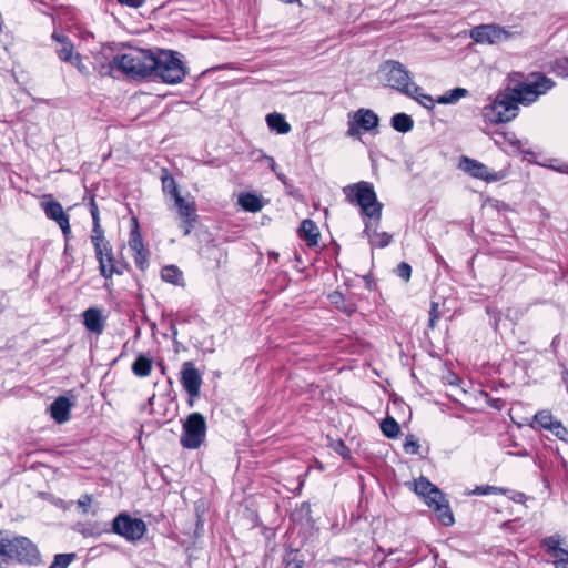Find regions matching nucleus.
I'll return each instance as SVG.
<instances>
[{
  "instance_id": "13",
  "label": "nucleus",
  "mask_w": 568,
  "mask_h": 568,
  "mask_svg": "<svg viewBox=\"0 0 568 568\" xmlns=\"http://www.w3.org/2000/svg\"><path fill=\"white\" fill-rule=\"evenodd\" d=\"M41 207L48 219L53 220L60 226L63 235L67 237L71 230L69 223V215L63 211L61 203L53 200L51 195L44 196L41 202Z\"/></svg>"
},
{
  "instance_id": "52",
  "label": "nucleus",
  "mask_w": 568,
  "mask_h": 568,
  "mask_svg": "<svg viewBox=\"0 0 568 568\" xmlns=\"http://www.w3.org/2000/svg\"><path fill=\"white\" fill-rule=\"evenodd\" d=\"M263 158L267 161L270 169L273 172H276L277 164H276L275 160L272 156H268V155H265V154L263 155Z\"/></svg>"
},
{
  "instance_id": "61",
  "label": "nucleus",
  "mask_w": 568,
  "mask_h": 568,
  "mask_svg": "<svg viewBox=\"0 0 568 568\" xmlns=\"http://www.w3.org/2000/svg\"><path fill=\"white\" fill-rule=\"evenodd\" d=\"M436 321L437 318H434V317H429V321H428V326L434 328L435 327V324H436Z\"/></svg>"
},
{
  "instance_id": "34",
  "label": "nucleus",
  "mask_w": 568,
  "mask_h": 568,
  "mask_svg": "<svg viewBox=\"0 0 568 568\" xmlns=\"http://www.w3.org/2000/svg\"><path fill=\"white\" fill-rule=\"evenodd\" d=\"M161 278L171 284H179L182 280V272L175 265H166L161 270Z\"/></svg>"
},
{
  "instance_id": "21",
  "label": "nucleus",
  "mask_w": 568,
  "mask_h": 568,
  "mask_svg": "<svg viewBox=\"0 0 568 568\" xmlns=\"http://www.w3.org/2000/svg\"><path fill=\"white\" fill-rule=\"evenodd\" d=\"M90 213L92 216L91 242L94 248H99V243L105 241L106 239L104 236V231L100 224L99 207L93 199L90 202Z\"/></svg>"
},
{
  "instance_id": "62",
  "label": "nucleus",
  "mask_w": 568,
  "mask_h": 568,
  "mask_svg": "<svg viewBox=\"0 0 568 568\" xmlns=\"http://www.w3.org/2000/svg\"><path fill=\"white\" fill-rule=\"evenodd\" d=\"M561 557H562L565 562H568V550L564 549V552L561 554Z\"/></svg>"
},
{
  "instance_id": "10",
  "label": "nucleus",
  "mask_w": 568,
  "mask_h": 568,
  "mask_svg": "<svg viewBox=\"0 0 568 568\" xmlns=\"http://www.w3.org/2000/svg\"><path fill=\"white\" fill-rule=\"evenodd\" d=\"M108 532H114L129 541L140 540L145 531L146 525L140 518H133L126 513L119 514L111 523V529Z\"/></svg>"
},
{
  "instance_id": "58",
  "label": "nucleus",
  "mask_w": 568,
  "mask_h": 568,
  "mask_svg": "<svg viewBox=\"0 0 568 568\" xmlns=\"http://www.w3.org/2000/svg\"><path fill=\"white\" fill-rule=\"evenodd\" d=\"M343 311L345 313H347L348 315H351L356 311V308H355L354 304H349V305L344 306Z\"/></svg>"
},
{
  "instance_id": "11",
  "label": "nucleus",
  "mask_w": 568,
  "mask_h": 568,
  "mask_svg": "<svg viewBox=\"0 0 568 568\" xmlns=\"http://www.w3.org/2000/svg\"><path fill=\"white\" fill-rule=\"evenodd\" d=\"M379 124L378 115L371 109L361 108L348 113L347 135L358 138L365 132L375 130Z\"/></svg>"
},
{
  "instance_id": "44",
  "label": "nucleus",
  "mask_w": 568,
  "mask_h": 568,
  "mask_svg": "<svg viewBox=\"0 0 568 568\" xmlns=\"http://www.w3.org/2000/svg\"><path fill=\"white\" fill-rule=\"evenodd\" d=\"M197 217L183 219L180 227L183 230L184 235H189L194 229Z\"/></svg>"
},
{
  "instance_id": "48",
  "label": "nucleus",
  "mask_w": 568,
  "mask_h": 568,
  "mask_svg": "<svg viewBox=\"0 0 568 568\" xmlns=\"http://www.w3.org/2000/svg\"><path fill=\"white\" fill-rule=\"evenodd\" d=\"M70 63L73 64L81 73H84L87 70L85 65L82 63V59L79 53H75V55L72 59V62Z\"/></svg>"
},
{
  "instance_id": "60",
  "label": "nucleus",
  "mask_w": 568,
  "mask_h": 568,
  "mask_svg": "<svg viewBox=\"0 0 568 568\" xmlns=\"http://www.w3.org/2000/svg\"><path fill=\"white\" fill-rule=\"evenodd\" d=\"M274 173L276 174V176H277V179H278L280 181L285 182L286 176H285L283 173H278L277 171H276V172H274Z\"/></svg>"
},
{
  "instance_id": "38",
  "label": "nucleus",
  "mask_w": 568,
  "mask_h": 568,
  "mask_svg": "<svg viewBox=\"0 0 568 568\" xmlns=\"http://www.w3.org/2000/svg\"><path fill=\"white\" fill-rule=\"evenodd\" d=\"M75 558V554H58L54 556V559L52 564L49 566V568H68V566L73 561Z\"/></svg>"
},
{
  "instance_id": "26",
  "label": "nucleus",
  "mask_w": 568,
  "mask_h": 568,
  "mask_svg": "<svg viewBox=\"0 0 568 568\" xmlns=\"http://www.w3.org/2000/svg\"><path fill=\"white\" fill-rule=\"evenodd\" d=\"M469 94V91L464 88H454L452 90L446 91L444 94L438 95L436 102L438 104H455L462 98H465Z\"/></svg>"
},
{
  "instance_id": "7",
  "label": "nucleus",
  "mask_w": 568,
  "mask_h": 568,
  "mask_svg": "<svg viewBox=\"0 0 568 568\" xmlns=\"http://www.w3.org/2000/svg\"><path fill=\"white\" fill-rule=\"evenodd\" d=\"M556 85L555 81L542 72H531L525 82L513 88L520 103L529 105Z\"/></svg>"
},
{
  "instance_id": "55",
  "label": "nucleus",
  "mask_w": 568,
  "mask_h": 568,
  "mask_svg": "<svg viewBox=\"0 0 568 568\" xmlns=\"http://www.w3.org/2000/svg\"><path fill=\"white\" fill-rule=\"evenodd\" d=\"M555 171L559 172V173H565V174H568V164L564 163V164H560L558 166H551Z\"/></svg>"
},
{
  "instance_id": "1",
  "label": "nucleus",
  "mask_w": 568,
  "mask_h": 568,
  "mask_svg": "<svg viewBox=\"0 0 568 568\" xmlns=\"http://www.w3.org/2000/svg\"><path fill=\"white\" fill-rule=\"evenodd\" d=\"M343 191L349 203L359 206L362 217L373 220L378 225L382 219L383 204L378 202L372 183L361 181L345 186ZM363 234L368 237L372 247L384 248L393 241L392 234L378 232L377 226L372 230V222L369 221L365 222Z\"/></svg>"
},
{
  "instance_id": "12",
  "label": "nucleus",
  "mask_w": 568,
  "mask_h": 568,
  "mask_svg": "<svg viewBox=\"0 0 568 568\" xmlns=\"http://www.w3.org/2000/svg\"><path fill=\"white\" fill-rule=\"evenodd\" d=\"M99 244V248H94V251L101 275L105 278H111L113 274H123L125 267L115 263L110 242L105 240Z\"/></svg>"
},
{
  "instance_id": "24",
  "label": "nucleus",
  "mask_w": 568,
  "mask_h": 568,
  "mask_svg": "<svg viewBox=\"0 0 568 568\" xmlns=\"http://www.w3.org/2000/svg\"><path fill=\"white\" fill-rule=\"evenodd\" d=\"M132 372L138 377H146L152 371V359L144 354H140L132 364Z\"/></svg>"
},
{
  "instance_id": "33",
  "label": "nucleus",
  "mask_w": 568,
  "mask_h": 568,
  "mask_svg": "<svg viewBox=\"0 0 568 568\" xmlns=\"http://www.w3.org/2000/svg\"><path fill=\"white\" fill-rule=\"evenodd\" d=\"M178 207L179 216L183 219L197 217L196 209L193 202H186L183 197H176L174 202Z\"/></svg>"
},
{
  "instance_id": "17",
  "label": "nucleus",
  "mask_w": 568,
  "mask_h": 568,
  "mask_svg": "<svg viewBox=\"0 0 568 568\" xmlns=\"http://www.w3.org/2000/svg\"><path fill=\"white\" fill-rule=\"evenodd\" d=\"M70 399L65 396H59L50 406L51 417L58 423L63 424L70 419L71 410Z\"/></svg>"
},
{
  "instance_id": "23",
  "label": "nucleus",
  "mask_w": 568,
  "mask_h": 568,
  "mask_svg": "<svg viewBox=\"0 0 568 568\" xmlns=\"http://www.w3.org/2000/svg\"><path fill=\"white\" fill-rule=\"evenodd\" d=\"M266 122H267L268 128L278 134H286L291 131V125L285 120L283 114H280L276 112L270 113L266 116Z\"/></svg>"
},
{
  "instance_id": "5",
  "label": "nucleus",
  "mask_w": 568,
  "mask_h": 568,
  "mask_svg": "<svg viewBox=\"0 0 568 568\" xmlns=\"http://www.w3.org/2000/svg\"><path fill=\"white\" fill-rule=\"evenodd\" d=\"M520 103L513 89L499 91L495 99L483 109V118L493 124L506 123L518 114Z\"/></svg>"
},
{
  "instance_id": "15",
  "label": "nucleus",
  "mask_w": 568,
  "mask_h": 568,
  "mask_svg": "<svg viewBox=\"0 0 568 568\" xmlns=\"http://www.w3.org/2000/svg\"><path fill=\"white\" fill-rule=\"evenodd\" d=\"M470 37L478 43H495L507 38L505 29L495 24H480L473 28Z\"/></svg>"
},
{
  "instance_id": "59",
  "label": "nucleus",
  "mask_w": 568,
  "mask_h": 568,
  "mask_svg": "<svg viewBox=\"0 0 568 568\" xmlns=\"http://www.w3.org/2000/svg\"><path fill=\"white\" fill-rule=\"evenodd\" d=\"M562 382L566 384L567 392H568V369L565 368L561 373Z\"/></svg>"
},
{
  "instance_id": "37",
  "label": "nucleus",
  "mask_w": 568,
  "mask_h": 568,
  "mask_svg": "<svg viewBox=\"0 0 568 568\" xmlns=\"http://www.w3.org/2000/svg\"><path fill=\"white\" fill-rule=\"evenodd\" d=\"M507 493H508V489H505V488H501V487H496V486H490V485L477 486L473 490V494L474 495H478V496L505 495Z\"/></svg>"
},
{
  "instance_id": "14",
  "label": "nucleus",
  "mask_w": 568,
  "mask_h": 568,
  "mask_svg": "<svg viewBox=\"0 0 568 568\" xmlns=\"http://www.w3.org/2000/svg\"><path fill=\"white\" fill-rule=\"evenodd\" d=\"M181 384L191 397L200 395L202 377L192 362H184L181 371Z\"/></svg>"
},
{
  "instance_id": "46",
  "label": "nucleus",
  "mask_w": 568,
  "mask_h": 568,
  "mask_svg": "<svg viewBox=\"0 0 568 568\" xmlns=\"http://www.w3.org/2000/svg\"><path fill=\"white\" fill-rule=\"evenodd\" d=\"M121 6H126L129 8L138 9L141 8L145 0H116Z\"/></svg>"
},
{
  "instance_id": "30",
  "label": "nucleus",
  "mask_w": 568,
  "mask_h": 568,
  "mask_svg": "<svg viewBox=\"0 0 568 568\" xmlns=\"http://www.w3.org/2000/svg\"><path fill=\"white\" fill-rule=\"evenodd\" d=\"M161 181L163 192L170 194L174 199V202L176 197H182L174 178L170 175L166 170H163Z\"/></svg>"
},
{
  "instance_id": "42",
  "label": "nucleus",
  "mask_w": 568,
  "mask_h": 568,
  "mask_svg": "<svg viewBox=\"0 0 568 568\" xmlns=\"http://www.w3.org/2000/svg\"><path fill=\"white\" fill-rule=\"evenodd\" d=\"M556 437L560 440L568 442V429L564 427L561 422H556L552 428L550 429Z\"/></svg>"
},
{
  "instance_id": "51",
  "label": "nucleus",
  "mask_w": 568,
  "mask_h": 568,
  "mask_svg": "<svg viewBox=\"0 0 568 568\" xmlns=\"http://www.w3.org/2000/svg\"><path fill=\"white\" fill-rule=\"evenodd\" d=\"M329 300L333 304H338L339 302L344 301V296L342 293L335 291L329 295Z\"/></svg>"
},
{
  "instance_id": "64",
  "label": "nucleus",
  "mask_w": 568,
  "mask_h": 568,
  "mask_svg": "<svg viewBox=\"0 0 568 568\" xmlns=\"http://www.w3.org/2000/svg\"><path fill=\"white\" fill-rule=\"evenodd\" d=\"M510 143L515 146H518L521 144L520 140H514V141H510Z\"/></svg>"
},
{
  "instance_id": "27",
  "label": "nucleus",
  "mask_w": 568,
  "mask_h": 568,
  "mask_svg": "<svg viewBox=\"0 0 568 568\" xmlns=\"http://www.w3.org/2000/svg\"><path fill=\"white\" fill-rule=\"evenodd\" d=\"M390 124L395 131L407 133L413 129L414 121L406 113H396L392 116Z\"/></svg>"
},
{
  "instance_id": "16",
  "label": "nucleus",
  "mask_w": 568,
  "mask_h": 568,
  "mask_svg": "<svg viewBox=\"0 0 568 568\" xmlns=\"http://www.w3.org/2000/svg\"><path fill=\"white\" fill-rule=\"evenodd\" d=\"M459 168L476 179H480L487 182L497 180V175L491 174L484 163L468 156L460 158Z\"/></svg>"
},
{
  "instance_id": "4",
  "label": "nucleus",
  "mask_w": 568,
  "mask_h": 568,
  "mask_svg": "<svg viewBox=\"0 0 568 568\" xmlns=\"http://www.w3.org/2000/svg\"><path fill=\"white\" fill-rule=\"evenodd\" d=\"M415 493L422 496L429 508H432L442 525L449 527L455 523L449 503L444 493L426 477L420 476L414 484Z\"/></svg>"
},
{
  "instance_id": "25",
  "label": "nucleus",
  "mask_w": 568,
  "mask_h": 568,
  "mask_svg": "<svg viewBox=\"0 0 568 568\" xmlns=\"http://www.w3.org/2000/svg\"><path fill=\"white\" fill-rule=\"evenodd\" d=\"M239 204L243 210L252 213L258 212L263 207L261 199L253 193H242L239 196Z\"/></svg>"
},
{
  "instance_id": "19",
  "label": "nucleus",
  "mask_w": 568,
  "mask_h": 568,
  "mask_svg": "<svg viewBox=\"0 0 568 568\" xmlns=\"http://www.w3.org/2000/svg\"><path fill=\"white\" fill-rule=\"evenodd\" d=\"M298 236L306 242L307 246H316L320 237L316 223L311 219L303 220L298 229Z\"/></svg>"
},
{
  "instance_id": "54",
  "label": "nucleus",
  "mask_w": 568,
  "mask_h": 568,
  "mask_svg": "<svg viewBox=\"0 0 568 568\" xmlns=\"http://www.w3.org/2000/svg\"><path fill=\"white\" fill-rule=\"evenodd\" d=\"M555 568H568V562H565L562 557L555 559Z\"/></svg>"
},
{
  "instance_id": "28",
  "label": "nucleus",
  "mask_w": 568,
  "mask_h": 568,
  "mask_svg": "<svg viewBox=\"0 0 568 568\" xmlns=\"http://www.w3.org/2000/svg\"><path fill=\"white\" fill-rule=\"evenodd\" d=\"M560 536L552 535L542 539L541 546L546 549V551L551 558L557 559L561 557V554L564 552V549L560 548Z\"/></svg>"
},
{
  "instance_id": "63",
  "label": "nucleus",
  "mask_w": 568,
  "mask_h": 568,
  "mask_svg": "<svg viewBox=\"0 0 568 568\" xmlns=\"http://www.w3.org/2000/svg\"><path fill=\"white\" fill-rule=\"evenodd\" d=\"M171 331H172V336H173V338H175V336L178 335V329H176V327H175L174 325H172Z\"/></svg>"
},
{
  "instance_id": "39",
  "label": "nucleus",
  "mask_w": 568,
  "mask_h": 568,
  "mask_svg": "<svg viewBox=\"0 0 568 568\" xmlns=\"http://www.w3.org/2000/svg\"><path fill=\"white\" fill-rule=\"evenodd\" d=\"M403 446H404L405 453H407V454H412V455L419 454L420 445H419L418 439L413 434H409L406 436Z\"/></svg>"
},
{
  "instance_id": "40",
  "label": "nucleus",
  "mask_w": 568,
  "mask_h": 568,
  "mask_svg": "<svg viewBox=\"0 0 568 568\" xmlns=\"http://www.w3.org/2000/svg\"><path fill=\"white\" fill-rule=\"evenodd\" d=\"M395 274L405 282H408L412 276V266L407 262H400L395 268Z\"/></svg>"
},
{
  "instance_id": "50",
  "label": "nucleus",
  "mask_w": 568,
  "mask_h": 568,
  "mask_svg": "<svg viewBox=\"0 0 568 568\" xmlns=\"http://www.w3.org/2000/svg\"><path fill=\"white\" fill-rule=\"evenodd\" d=\"M363 280L365 282V287L369 291H373L376 288V283L374 281V278L372 277V274H367L365 276H363Z\"/></svg>"
},
{
  "instance_id": "9",
  "label": "nucleus",
  "mask_w": 568,
  "mask_h": 568,
  "mask_svg": "<svg viewBox=\"0 0 568 568\" xmlns=\"http://www.w3.org/2000/svg\"><path fill=\"white\" fill-rule=\"evenodd\" d=\"M206 436V422L201 413H192L183 424L181 445L187 449H197Z\"/></svg>"
},
{
  "instance_id": "22",
  "label": "nucleus",
  "mask_w": 568,
  "mask_h": 568,
  "mask_svg": "<svg viewBox=\"0 0 568 568\" xmlns=\"http://www.w3.org/2000/svg\"><path fill=\"white\" fill-rule=\"evenodd\" d=\"M305 564V554L298 548H286L282 557L283 568H302Z\"/></svg>"
},
{
  "instance_id": "36",
  "label": "nucleus",
  "mask_w": 568,
  "mask_h": 568,
  "mask_svg": "<svg viewBox=\"0 0 568 568\" xmlns=\"http://www.w3.org/2000/svg\"><path fill=\"white\" fill-rule=\"evenodd\" d=\"M535 422L542 428L550 430L557 420L554 419L552 415L548 410L538 412L535 417Z\"/></svg>"
},
{
  "instance_id": "20",
  "label": "nucleus",
  "mask_w": 568,
  "mask_h": 568,
  "mask_svg": "<svg viewBox=\"0 0 568 568\" xmlns=\"http://www.w3.org/2000/svg\"><path fill=\"white\" fill-rule=\"evenodd\" d=\"M52 39L59 43L55 49L58 57L64 62H72L74 54V47L70 39L61 33L53 32Z\"/></svg>"
},
{
  "instance_id": "31",
  "label": "nucleus",
  "mask_w": 568,
  "mask_h": 568,
  "mask_svg": "<svg viewBox=\"0 0 568 568\" xmlns=\"http://www.w3.org/2000/svg\"><path fill=\"white\" fill-rule=\"evenodd\" d=\"M381 430L387 438H396L400 433V426L394 417L387 416L381 422Z\"/></svg>"
},
{
  "instance_id": "41",
  "label": "nucleus",
  "mask_w": 568,
  "mask_h": 568,
  "mask_svg": "<svg viewBox=\"0 0 568 568\" xmlns=\"http://www.w3.org/2000/svg\"><path fill=\"white\" fill-rule=\"evenodd\" d=\"M134 263L136 265L138 268H140L141 271H144L146 268V266L149 265V262H148V251L145 248L141 250V251H136L134 252Z\"/></svg>"
},
{
  "instance_id": "43",
  "label": "nucleus",
  "mask_w": 568,
  "mask_h": 568,
  "mask_svg": "<svg viewBox=\"0 0 568 568\" xmlns=\"http://www.w3.org/2000/svg\"><path fill=\"white\" fill-rule=\"evenodd\" d=\"M77 504H78V507L82 509V513L87 514L89 511V508H90L91 504H92V496L88 495V494L82 495L78 499Z\"/></svg>"
},
{
  "instance_id": "53",
  "label": "nucleus",
  "mask_w": 568,
  "mask_h": 568,
  "mask_svg": "<svg viewBox=\"0 0 568 568\" xmlns=\"http://www.w3.org/2000/svg\"><path fill=\"white\" fill-rule=\"evenodd\" d=\"M429 317L438 318V304L435 302L432 303Z\"/></svg>"
},
{
  "instance_id": "56",
  "label": "nucleus",
  "mask_w": 568,
  "mask_h": 568,
  "mask_svg": "<svg viewBox=\"0 0 568 568\" xmlns=\"http://www.w3.org/2000/svg\"><path fill=\"white\" fill-rule=\"evenodd\" d=\"M526 498L524 493H516L511 499L516 503H521Z\"/></svg>"
},
{
  "instance_id": "32",
  "label": "nucleus",
  "mask_w": 568,
  "mask_h": 568,
  "mask_svg": "<svg viewBox=\"0 0 568 568\" xmlns=\"http://www.w3.org/2000/svg\"><path fill=\"white\" fill-rule=\"evenodd\" d=\"M291 517L293 521L310 524L312 521L311 504L308 501H303L293 510Z\"/></svg>"
},
{
  "instance_id": "29",
  "label": "nucleus",
  "mask_w": 568,
  "mask_h": 568,
  "mask_svg": "<svg viewBox=\"0 0 568 568\" xmlns=\"http://www.w3.org/2000/svg\"><path fill=\"white\" fill-rule=\"evenodd\" d=\"M405 95L413 98L427 109H433L434 102L436 101L429 94L424 93L423 88L417 85L415 82L409 88V93H405Z\"/></svg>"
},
{
  "instance_id": "6",
  "label": "nucleus",
  "mask_w": 568,
  "mask_h": 568,
  "mask_svg": "<svg viewBox=\"0 0 568 568\" xmlns=\"http://www.w3.org/2000/svg\"><path fill=\"white\" fill-rule=\"evenodd\" d=\"M377 77L385 87L403 94L409 93V88L414 83L407 68L396 60L384 61L377 70Z\"/></svg>"
},
{
  "instance_id": "45",
  "label": "nucleus",
  "mask_w": 568,
  "mask_h": 568,
  "mask_svg": "<svg viewBox=\"0 0 568 568\" xmlns=\"http://www.w3.org/2000/svg\"><path fill=\"white\" fill-rule=\"evenodd\" d=\"M568 58L566 59H562V60H556L555 63H554V71L559 74V75H562V77H568V65L567 64H564V65H558V63L560 62H564L566 61Z\"/></svg>"
},
{
  "instance_id": "8",
  "label": "nucleus",
  "mask_w": 568,
  "mask_h": 568,
  "mask_svg": "<svg viewBox=\"0 0 568 568\" xmlns=\"http://www.w3.org/2000/svg\"><path fill=\"white\" fill-rule=\"evenodd\" d=\"M17 561L27 565H38L40 552L37 546L27 537L6 538V564Z\"/></svg>"
},
{
  "instance_id": "49",
  "label": "nucleus",
  "mask_w": 568,
  "mask_h": 568,
  "mask_svg": "<svg viewBox=\"0 0 568 568\" xmlns=\"http://www.w3.org/2000/svg\"><path fill=\"white\" fill-rule=\"evenodd\" d=\"M6 565V538H0V568Z\"/></svg>"
},
{
  "instance_id": "18",
  "label": "nucleus",
  "mask_w": 568,
  "mask_h": 568,
  "mask_svg": "<svg viewBox=\"0 0 568 568\" xmlns=\"http://www.w3.org/2000/svg\"><path fill=\"white\" fill-rule=\"evenodd\" d=\"M83 324L92 333L101 334L104 329V318L100 310L91 307L83 312Z\"/></svg>"
},
{
  "instance_id": "2",
  "label": "nucleus",
  "mask_w": 568,
  "mask_h": 568,
  "mask_svg": "<svg viewBox=\"0 0 568 568\" xmlns=\"http://www.w3.org/2000/svg\"><path fill=\"white\" fill-rule=\"evenodd\" d=\"M152 65L155 64L150 50L130 49L128 52L116 54L106 67L102 65L100 73L110 74L113 69H116L131 79H145L151 77Z\"/></svg>"
},
{
  "instance_id": "3",
  "label": "nucleus",
  "mask_w": 568,
  "mask_h": 568,
  "mask_svg": "<svg viewBox=\"0 0 568 568\" xmlns=\"http://www.w3.org/2000/svg\"><path fill=\"white\" fill-rule=\"evenodd\" d=\"M153 62L155 65L151 67V77L168 84L182 82L187 73V68L179 58V53L172 50L153 53Z\"/></svg>"
},
{
  "instance_id": "47",
  "label": "nucleus",
  "mask_w": 568,
  "mask_h": 568,
  "mask_svg": "<svg viewBox=\"0 0 568 568\" xmlns=\"http://www.w3.org/2000/svg\"><path fill=\"white\" fill-rule=\"evenodd\" d=\"M334 450L343 457H346L349 453L348 447L344 444L343 440H338L334 446Z\"/></svg>"
},
{
  "instance_id": "35",
  "label": "nucleus",
  "mask_w": 568,
  "mask_h": 568,
  "mask_svg": "<svg viewBox=\"0 0 568 568\" xmlns=\"http://www.w3.org/2000/svg\"><path fill=\"white\" fill-rule=\"evenodd\" d=\"M133 222H134V227L130 232L129 247L133 252H136V251H141L145 247L143 244L141 233L139 231L138 220L135 217H133Z\"/></svg>"
},
{
  "instance_id": "57",
  "label": "nucleus",
  "mask_w": 568,
  "mask_h": 568,
  "mask_svg": "<svg viewBox=\"0 0 568 568\" xmlns=\"http://www.w3.org/2000/svg\"><path fill=\"white\" fill-rule=\"evenodd\" d=\"M511 455H515V456H518V457H527L529 456L530 454L528 453L527 449L523 448L516 453H510Z\"/></svg>"
}]
</instances>
